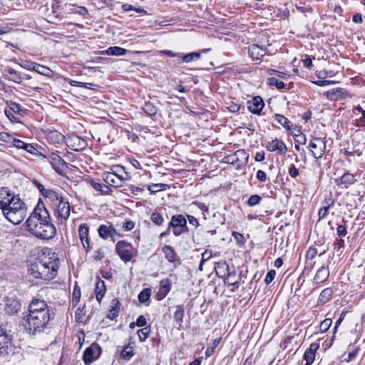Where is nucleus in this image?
Segmentation results:
<instances>
[{
  "label": "nucleus",
  "instance_id": "obj_33",
  "mask_svg": "<svg viewBox=\"0 0 365 365\" xmlns=\"http://www.w3.org/2000/svg\"><path fill=\"white\" fill-rule=\"evenodd\" d=\"M22 111L23 110L18 103L11 101L9 103V109L5 110V114L8 118H10V115H12V112L21 114Z\"/></svg>",
  "mask_w": 365,
  "mask_h": 365
},
{
  "label": "nucleus",
  "instance_id": "obj_43",
  "mask_svg": "<svg viewBox=\"0 0 365 365\" xmlns=\"http://www.w3.org/2000/svg\"><path fill=\"white\" fill-rule=\"evenodd\" d=\"M200 53H197V52L189 53L183 55L182 60L186 63H189V62L194 61L195 59H198L200 58Z\"/></svg>",
  "mask_w": 365,
  "mask_h": 365
},
{
  "label": "nucleus",
  "instance_id": "obj_2",
  "mask_svg": "<svg viewBox=\"0 0 365 365\" xmlns=\"http://www.w3.org/2000/svg\"><path fill=\"white\" fill-rule=\"evenodd\" d=\"M0 208L6 218L14 225L21 223L26 215L24 202L6 187L0 189Z\"/></svg>",
  "mask_w": 365,
  "mask_h": 365
},
{
  "label": "nucleus",
  "instance_id": "obj_26",
  "mask_svg": "<svg viewBox=\"0 0 365 365\" xmlns=\"http://www.w3.org/2000/svg\"><path fill=\"white\" fill-rule=\"evenodd\" d=\"M110 172H112L114 174V175H115V178L120 179V180H123V182L129 180L127 173H125V172L124 171L123 166L119 165H113L110 168Z\"/></svg>",
  "mask_w": 365,
  "mask_h": 365
},
{
  "label": "nucleus",
  "instance_id": "obj_7",
  "mask_svg": "<svg viewBox=\"0 0 365 365\" xmlns=\"http://www.w3.org/2000/svg\"><path fill=\"white\" fill-rule=\"evenodd\" d=\"M100 355L101 347L97 344L93 343L84 351L83 359L86 365H89L94 360L98 359Z\"/></svg>",
  "mask_w": 365,
  "mask_h": 365
},
{
  "label": "nucleus",
  "instance_id": "obj_46",
  "mask_svg": "<svg viewBox=\"0 0 365 365\" xmlns=\"http://www.w3.org/2000/svg\"><path fill=\"white\" fill-rule=\"evenodd\" d=\"M81 299V289L78 286L76 285L73 292L72 302L74 305H76Z\"/></svg>",
  "mask_w": 365,
  "mask_h": 365
},
{
  "label": "nucleus",
  "instance_id": "obj_51",
  "mask_svg": "<svg viewBox=\"0 0 365 365\" xmlns=\"http://www.w3.org/2000/svg\"><path fill=\"white\" fill-rule=\"evenodd\" d=\"M315 358V354L312 351H306L304 354V359L306 361V365H311Z\"/></svg>",
  "mask_w": 365,
  "mask_h": 365
},
{
  "label": "nucleus",
  "instance_id": "obj_47",
  "mask_svg": "<svg viewBox=\"0 0 365 365\" xmlns=\"http://www.w3.org/2000/svg\"><path fill=\"white\" fill-rule=\"evenodd\" d=\"M34 71L37 72L39 74L44 75V76H48L50 72V69L48 68H47L46 66L40 65L38 63H36L35 69H34Z\"/></svg>",
  "mask_w": 365,
  "mask_h": 365
},
{
  "label": "nucleus",
  "instance_id": "obj_25",
  "mask_svg": "<svg viewBox=\"0 0 365 365\" xmlns=\"http://www.w3.org/2000/svg\"><path fill=\"white\" fill-rule=\"evenodd\" d=\"M185 316V310L182 306L178 305L176 307V309L173 314V319L178 329H180L183 318Z\"/></svg>",
  "mask_w": 365,
  "mask_h": 365
},
{
  "label": "nucleus",
  "instance_id": "obj_58",
  "mask_svg": "<svg viewBox=\"0 0 365 365\" xmlns=\"http://www.w3.org/2000/svg\"><path fill=\"white\" fill-rule=\"evenodd\" d=\"M24 150L32 155H36L38 152L37 149L32 144L26 143L24 145Z\"/></svg>",
  "mask_w": 365,
  "mask_h": 365
},
{
  "label": "nucleus",
  "instance_id": "obj_34",
  "mask_svg": "<svg viewBox=\"0 0 365 365\" xmlns=\"http://www.w3.org/2000/svg\"><path fill=\"white\" fill-rule=\"evenodd\" d=\"M235 156L238 164H246L249 159V155L243 149L235 151Z\"/></svg>",
  "mask_w": 365,
  "mask_h": 365
},
{
  "label": "nucleus",
  "instance_id": "obj_52",
  "mask_svg": "<svg viewBox=\"0 0 365 365\" xmlns=\"http://www.w3.org/2000/svg\"><path fill=\"white\" fill-rule=\"evenodd\" d=\"M334 205V202H332L331 204L328 205L327 206H324L322 207L319 211V219H324L327 217L329 208Z\"/></svg>",
  "mask_w": 365,
  "mask_h": 365
},
{
  "label": "nucleus",
  "instance_id": "obj_35",
  "mask_svg": "<svg viewBox=\"0 0 365 365\" xmlns=\"http://www.w3.org/2000/svg\"><path fill=\"white\" fill-rule=\"evenodd\" d=\"M332 294V289L331 288H326L320 293L319 300L320 302L325 304L331 298Z\"/></svg>",
  "mask_w": 365,
  "mask_h": 365
},
{
  "label": "nucleus",
  "instance_id": "obj_4",
  "mask_svg": "<svg viewBox=\"0 0 365 365\" xmlns=\"http://www.w3.org/2000/svg\"><path fill=\"white\" fill-rule=\"evenodd\" d=\"M44 197L51 198L53 201L57 202L56 216L61 220H66L71 213V208L68 201L61 194L53 190L45 191Z\"/></svg>",
  "mask_w": 365,
  "mask_h": 365
},
{
  "label": "nucleus",
  "instance_id": "obj_56",
  "mask_svg": "<svg viewBox=\"0 0 365 365\" xmlns=\"http://www.w3.org/2000/svg\"><path fill=\"white\" fill-rule=\"evenodd\" d=\"M36 63L34 62L25 61H22L21 63H19V65L26 70L34 71V69H35Z\"/></svg>",
  "mask_w": 365,
  "mask_h": 365
},
{
  "label": "nucleus",
  "instance_id": "obj_31",
  "mask_svg": "<svg viewBox=\"0 0 365 365\" xmlns=\"http://www.w3.org/2000/svg\"><path fill=\"white\" fill-rule=\"evenodd\" d=\"M127 53V50L119 47V46H110L106 51H103V53H106L109 56H123Z\"/></svg>",
  "mask_w": 365,
  "mask_h": 365
},
{
  "label": "nucleus",
  "instance_id": "obj_23",
  "mask_svg": "<svg viewBox=\"0 0 365 365\" xmlns=\"http://www.w3.org/2000/svg\"><path fill=\"white\" fill-rule=\"evenodd\" d=\"M215 270L216 274L220 277L224 279L229 273V266L226 262H219L216 263L215 266Z\"/></svg>",
  "mask_w": 365,
  "mask_h": 365
},
{
  "label": "nucleus",
  "instance_id": "obj_10",
  "mask_svg": "<svg viewBox=\"0 0 365 365\" xmlns=\"http://www.w3.org/2000/svg\"><path fill=\"white\" fill-rule=\"evenodd\" d=\"M50 315V311L46 302L43 299H34L29 306V313L31 314H43Z\"/></svg>",
  "mask_w": 365,
  "mask_h": 365
},
{
  "label": "nucleus",
  "instance_id": "obj_40",
  "mask_svg": "<svg viewBox=\"0 0 365 365\" xmlns=\"http://www.w3.org/2000/svg\"><path fill=\"white\" fill-rule=\"evenodd\" d=\"M168 187V185L164 183L152 184L151 185L148 186V190L150 192L154 193L160 190H165Z\"/></svg>",
  "mask_w": 365,
  "mask_h": 365
},
{
  "label": "nucleus",
  "instance_id": "obj_11",
  "mask_svg": "<svg viewBox=\"0 0 365 365\" xmlns=\"http://www.w3.org/2000/svg\"><path fill=\"white\" fill-rule=\"evenodd\" d=\"M48 160L53 169L58 174L62 175L68 168L66 163L56 153H51L48 155Z\"/></svg>",
  "mask_w": 365,
  "mask_h": 365
},
{
  "label": "nucleus",
  "instance_id": "obj_14",
  "mask_svg": "<svg viewBox=\"0 0 365 365\" xmlns=\"http://www.w3.org/2000/svg\"><path fill=\"white\" fill-rule=\"evenodd\" d=\"M264 106V101L260 96H255L247 102L248 110L254 114H259Z\"/></svg>",
  "mask_w": 365,
  "mask_h": 365
},
{
  "label": "nucleus",
  "instance_id": "obj_48",
  "mask_svg": "<svg viewBox=\"0 0 365 365\" xmlns=\"http://www.w3.org/2000/svg\"><path fill=\"white\" fill-rule=\"evenodd\" d=\"M267 73L269 76L277 75L278 77H279L281 78H284V79H287L289 77L288 74H287V73H285L284 72H282V71H276L274 69H272V68H268L267 70Z\"/></svg>",
  "mask_w": 365,
  "mask_h": 365
},
{
  "label": "nucleus",
  "instance_id": "obj_64",
  "mask_svg": "<svg viewBox=\"0 0 365 365\" xmlns=\"http://www.w3.org/2000/svg\"><path fill=\"white\" fill-rule=\"evenodd\" d=\"M256 177L260 182H265L267 179L265 172L261 170L257 172Z\"/></svg>",
  "mask_w": 365,
  "mask_h": 365
},
{
  "label": "nucleus",
  "instance_id": "obj_20",
  "mask_svg": "<svg viewBox=\"0 0 365 365\" xmlns=\"http://www.w3.org/2000/svg\"><path fill=\"white\" fill-rule=\"evenodd\" d=\"M103 178L104 181L110 186L120 187L122 186L123 180L115 178V175L112 172H105L103 173Z\"/></svg>",
  "mask_w": 365,
  "mask_h": 365
},
{
  "label": "nucleus",
  "instance_id": "obj_17",
  "mask_svg": "<svg viewBox=\"0 0 365 365\" xmlns=\"http://www.w3.org/2000/svg\"><path fill=\"white\" fill-rule=\"evenodd\" d=\"M10 341V336L0 325V355H4L8 353V344Z\"/></svg>",
  "mask_w": 365,
  "mask_h": 365
},
{
  "label": "nucleus",
  "instance_id": "obj_27",
  "mask_svg": "<svg viewBox=\"0 0 365 365\" xmlns=\"http://www.w3.org/2000/svg\"><path fill=\"white\" fill-rule=\"evenodd\" d=\"M98 232L101 238L106 240L108 237H112L113 233L115 232V230L110 226L108 227L107 225H101L98 229Z\"/></svg>",
  "mask_w": 365,
  "mask_h": 365
},
{
  "label": "nucleus",
  "instance_id": "obj_55",
  "mask_svg": "<svg viewBox=\"0 0 365 365\" xmlns=\"http://www.w3.org/2000/svg\"><path fill=\"white\" fill-rule=\"evenodd\" d=\"M52 13L53 14V18L50 16L51 19L48 20L49 22L55 24V19L61 20L63 17L61 12L56 11L54 6H52Z\"/></svg>",
  "mask_w": 365,
  "mask_h": 365
},
{
  "label": "nucleus",
  "instance_id": "obj_8",
  "mask_svg": "<svg viewBox=\"0 0 365 365\" xmlns=\"http://www.w3.org/2000/svg\"><path fill=\"white\" fill-rule=\"evenodd\" d=\"M66 143L71 150L80 151L84 150L87 147V142L81 137L72 134L66 138Z\"/></svg>",
  "mask_w": 365,
  "mask_h": 365
},
{
  "label": "nucleus",
  "instance_id": "obj_37",
  "mask_svg": "<svg viewBox=\"0 0 365 365\" xmlns=\"http://www.w3.org/2000/svg\"><path fill=\"white\" fill-rule=\"evenodd\" d=\"M47 138L53 143H59L63 140V136L57 131H51L48 134Z\"/></svg>",
  "mask_w": 365,
  "mask_h": 365
},
{
  "label": "nucleus",
  "instance_id": "obj_62",
  "mask_svg": "<svg viewBox=\"0 0 365 365\" xmlns=\"http://www.w3.org/2000/svg\"><path fill=\"white\" fill-rule=\"evenodd\" d=\"M134 228V222L131 220H126L123 224V229L125 231H130Z\"/></svg>",
  "mask_w": 365,
  "mask_h": 365
},
{
  "label": "nucleus",
  "instance_id": "obj_57",
  "mask_svg": "<svg viewBox=\"0 0 365 365\" xmlns=\"http://www.w3.org/2000/svg\"><path fill=\"white\" fill-rule=\"evenodd\" d=\"M276 276V272L275 270L274 269H272V270H269L267 275H266V277L264 279V282L267 284H270L274 279Z\"/></svg>",
  "mask_w": 365,
  "mask_h": 365
},
{
  "label": "nucleus",
  "instance_id": "obj_39",
  "mask_svg": "<svg viewBox=\"0 0 365 365\" xmlns=\"http://www.w3.org/2000/svg\"><path fill=\"white\" fill-rule=\"evenodd\" d=\"M151 291L150 289H143L138 294V300L141 303L148 302L150 297Z\"/></svg>",
  "mask_w": 365,
  "mask_h": 365
},
{
  "label": "nucleus",
  "instance_id": "obj_32",
  "mask_svg": "<svg viewBox=\"0 0 365 365\" xmlns=\"http://www.w3.org/2000/svg\"><path fill=\"white\" fill-rule=\"evenodd\" d=\"M5 71L7 72L10 76H8V79L16 83H20L22 81L21 75L14 68H6Z\"/></svg>",
  "mask_w": 365,
  "mask_h": 365
},
{
  "label": "nucleus",
  "instance_id": "obj_29",
  "mask_svg": "<svg viewBox=\"0 0 365 365\" xmlns=\"http://www.w3.org/2000/svg\"><path fill=\"white\" fill-rule=\"evenodd\" d=\"M240 277L237 275L235 272H230L225 278L224 282L228 286H233L235 287H239Z\"/></svg>",
  "mask_w": 365,
  "mask_h": 365
},
{
  "label": "nucleus",
  "instance_id": "obj_5",
  "mask_svg": "<svg viewBox=\"0 0 365 365\" xmlns=\"http://www.w3.org/2000/svg\"><path fill=\"white\" fill-rule=\"evenodd\" d=\"M50 319V315L45 314V312L38 314L29 313L26 317L27 328L33 334L42 332L46 328Z\"/></svg>",
  "mask_w": 365,
  "mask_h": 365
},
{
  "label": "nucleus",
  "instance_id": "obj_41",
  "mask_svg": "<svg viewBox=\"0 0 365 365\" xmlns=\"http://www.w3.org/2000/svg\"><path fill=\"white\" fill-rule=\"evenodd\" d=\"M170 290V283L168 279H163L160 281V292H162L164 295L168 294V293Z\"/></svg>",
  "mask_w": 365,
  "mask_h": 365
},
{
  "label": "nucleus",
  "instance_id": "obj_59",
  "mask_svg": "<svg viewBox=\"0 0 365 365\" xmlns=\"http://www.w3.org/2000/svg\"><path fill=\"white\" fill-rule=\"evenodd\" d=\"M294 140L302 145H304L306 143L307 139L306 136L304 134H294Z\"/></svg>",
  "mask_w": 365,
  "mask_h": 365
},
{
  "label": "nucleus",
  "instance_id": "obj_60",
  "mask_svg": "<svg viewBox=\"0 0 365 365\" xmlns=\"http://www.w3.org/2000/svg\"><path fill=\"white\" fill-rule=\"evenodd\" d=\"M11 143L17 148L24 149L26 143L24 141L12 138Z\"/></svg>",
  "mask_w": 365,
  "mask_h": 365
},
{
  "label": "nucleus",
  "instance_id": "obj_9",
  "mask_svg": "<svg viewBox=\"0 0 365 365\" xmlns=\"http://www.w3.org/2000/svg\"><path fill=\"white\" fill-rule=\"evenodd\" d=\"M312 155L316 159L321 158L325 153L326 144L323 139L314 138L309 143Z\"/></svg>",
  "mask_w": 365,
  "mask_h": 365
},
{
  "label": "nucleus",
  "instance_id": "obj_63",
  "mask_svg": "<svg viewBox=\"0 0 365 365\" xmlns=\"http://www.w3.org/2000/svg\"><path fill=\"white\" fill-rule=\"evenodd\" d=\"M147 322L144 316L140 315L138 317L135 324L139 327H143L146 325Z\"/></svg>",
  "mask_w": 365,
  "mask_h": 365
},
{
  "label": "nucleus",
  "instance_id": "obj_13",
  "mask_svg": "<svg viewBox=\"0 0 365 365\" xmlns=\"http://www.w3.org/2000/svg\"><path fill=\"white\" fill-rule=\"evenodd\" d=\"M6 312L10 315L18 313L21 309V303L14 296L7 297L5 299Z\"/></svg>",
  "mask_w": 365,
  "mask_h": 365
},
{
  "label": "nucleus",
  "instance_id": "obj_44",
  "mask_svg": "<svg viewBox=\"0 0 365 365\" xmlns=\"http://www.w3.org/2000/svg\"><path fill=\"white\" fill-rule=\"evenodd\" d=\"M262 201V197L258 195H251L248 200H247V205L250 207H254L258 204L260 203Z\"/></svg>",
  "mask_w": 365,
  "mask_h": 365
},
{
  "label": "nucleus",
  "instance_id": "obj_3",
  "mask_svg": "<svg viewBox=\"0 0 365 365\" xmlns=\"http://www.w3.org/2000/svg\"><path fill=\"white\" fill-rule=\"evenodd\" d=\"M58 264L46 256L36 259L29 267V272L35 278L51 280L57 275Z\"/></svg>",
  "mask_w": 365,
  "mask_h": 365
},
{
  "label": "nucleus",
  "instance_id": "obj_12",
  "mask_svg": "<svg viewBox=\"0 0 365 365\" xmlns=\"http://www.w3.org/2000/svg\"><path fill=\"white\" fill-rule=\"evenodd\" d=\"M78 235L83 250L88 252L91 247L89 228L86 224H81L78 227Z\"/></svg>",
  "mask_w": 365,
  "mask_h": 365
},
{
  "label": "nucleus",
  "instance_id": "obj_16",
  "mask_svg": "<svg viewBox=\"0 0 365 365\" xmlns=\"http://www.w3.org/2000/svg\"><path fill=\"white\" fill-rule=\"evenodd\" d=\"M267 148L270 152L278 151L279 154H284L287 150L284 143L277 138L269 142Z\"/></svg>",
  "mask_w": 365,
  "mask_h": 365
},
{
  "label": "nucleus",
  "instance_id": "obj_61",
  "mask_svg": "<svg viewBox=\"0 0 365 365\" xmlns=\"http://www.w3.org/2000/svg\"><path fill=\"white\" fill-rule=\"evenodd\" d=\"M346 229L344 225H339L336 229V234L339 237H343L346 235Z\"/></svg>",
  "mask_w": 365,
  "mask_h": 365
},
{
  "label": "nucleus",
  "instance_id": "obj_18",
  "mask_svg": "<svg viewBox=\"0 0 365 365\" xmlns=\"http://www.w3.org/2000/svg\"><path fill=\"white\" fill-rule=\"evenodd\" d=\"M62 9L66 14H77L80 16H85L88 14V10L86 8L75 4H66L63 6Z\"/></svg>",
  "mask_w": 365,
  "mask_h": 365
},
{
  "label": "nucleus",
  "instance_id": "obj_50",
  "mask_svg": "<svg viewBox=\"0 0 365 365\" xmlns=\"http://www.w3.org/2000/svg\"><path fill=\"white\" fill-rule=\"evenodd\" d=\"M331 319H325L322 321L319 325V329L322 332H326L331 325Z\"/></svg>",
  "mask_w": 365,
  "mask_h": 365
},
{
  "label": "nucleus",
  "instance_id": "obj_28",
  "mask_svg": "<svg viewBox=\"0 0 365 365\" xmlns=\"http://www.w3.org/2000/svg\"><path fill=\"white\" fill-rule=\"evenodd\" d=\"M89 182L92 187L95 190L100 192L102 195H108L112 191L111 189L106 185L97 182L92 179L90 180Z\"/></svg>",
  "mask_w": 365,
  "mask_h": 365
},
{
  "label": "nucleus",
  "instance_id": "obj_42",
  "mask_svg": "<svg viewBox=\"0 0 365 365\" xmlns=\"http://www.w3.org/2000/svg\"><path fill=\"white\" fill-rule=\"evenodd\" d=\"M267 83L269 86H276V88L277 89H282L285 86V84L282 81H279L277 78H273V77L269 78L267 79Z\"/></svg>",
  "mask_w": 365,
  "mask_h": 365
},
{
  "label": "nucleus",
  "instance_id": "obj_54",
  "mask_svg": "<svg viewBox=\"0 0 365 365\" xmlns=\"http://www.w3.org/2000/svg\"><path fill=\"white\" fill-rule=\"evenodd\" d=\"M223 162L230 164H238L237 158L235 156V152L232 154L227 155L223 158Z\"/></svg>",
  "mask_w": 365,
  "mask_h": 365
},
{
  "label": "nucleus",
  "instance_id": "obj_45",
  "mask_svg": "<svg viewBox=\"0 0 365 365\" xmlns=\"http://www.w3.org/2000/svg\"><path fill=\"white\" fill-rule=\"evenodd\" d=\"M150 220L156 225H160L163 222V216L158 212H154L151 215Z\"/></svg>",
  "mask_w": 365,
  "mask_h": 365
},
{
  "label": "nucleus",
  "instance_id": "obj_1",
  "mask_svg": "<svg viewBox=\"0 0 365 365\" xmlns=\"http://www.w3.org/2000/svg\"><path fill=\"white\" fill-rule=\"evenodd\" d=\"M26 224V230L41 239H51L56 232V227L51 222L48 211L43 203L37 204Z\"/></svg>",
  "mask_w": 365,
  "mask_h": 365
},
{
  "label": "nucleus",
  "instance_id": "obj_21",
  "mask_svg": "<svg viewBox=\"0 0 365 365\" xmlns=\"http://www.w3.org/2000/svg\"><path fill=\"white\" fill-rule=\"evenodd\" d=\"M106 288L104 281L101 279L99 277H97V279L96 282L95 292H96V299L99 303H101L102 299L103 298V297L106 294Z\"/></svg>",
  "mask_w": 365,
  "mask_h": 365
},
{
  "label": "nucleus",
  "instance_id": "obj_22",
  "mask_svg": "<svg viewBox=\"0 0 365 365\" xmlns=\"http://www.w3.org/2000/svg\"><path fill=\"white\" fill-rule=\"evenodd\" d=\"M187 227V220L182 215H173L169 222V228Z\"/></svg>",
  "mask_w": 365,
  "mask_h": 365
},
{
  "label": "nucleus",
  "instance_id": "obj_24",
  "mask_svg": "<svg viewBox=\"0 0 365 365\" xmlns=\"http://www.w3.org/2000/svg\"><path fill=\"white\" fill-rule=\"evenodd\" d=\"M163 252L165 259L170 262H177L179 259L175 250L170 245H165L163 247Z\"/></svg>",
  "mask_w": 365,
  "mask_h": 365
},
{
  "label": "nucleus",
  "instance_id": "obj_15",
  "mask_svg": "<svg viewBox=\"0 0 365 365\" xmlns=\"http://www.w3.org/2000/svg\"><path fill=\"white\" fill-rule=\"evenodd\" d=\"M248 53L252 59H260L267 53V47L258 44H252L249 46Z\"/></svg>",
  "mask_w": 365,
  "mask_h": 365
},
{
  "label": "nucleus",
  "instance_id": "obj_30",
  "mask_svg": "<svg viewBox=\"0 0 365 365\" xmlns=\"http://www.w3.org/2000/svg\"><path fill=\"white\" fill-rule=\"evenodd\" d=\"M133 355V346H132L131 343L125 346L120 354V358L125 361H129Z\"/></svg>",
  "mask_w": 365,
  "mask_h": 365
},
{
  "label": "nucleus",
  "instance_id": "obj_19",
  "mask_svg": "<svg viewBox=\"0 0 365 365\" xmlns=\"http://www.w3.org/2000/svg\"><path fill=\"white\" fill-rule=\"evenodd\" d=\"M329 276V270L327 266L323 265L319 268L314 277V282L320 284L325 282Z\"/></svg>",
  "mask_w": 365,
  "mask_h": 365
},
{
  "label": "nucleus",
  "instance_id": "obj_53",
  "mask_svg": "<svg viewBox=\"0 0 365 365\" xmlns=\"http://www.w3.org/2000/svg\"><path fill=\"white\" fill-rule=\"evenodd\" d=\"M143 109L145 113H147L150 116L155 115L157 112V109L155 108V107L150 103H146Z\"/></svg>",
  "mask_w": 365,
  "mask_h": 365
},
{
  "label": "nucleus",
  "instance_id": "obj_36",
  "mask_svg": "<svg viewBox=\"0 0 365 365\" xmlns=\"http://www.w3.org/2000/svg\"><path fill=\"white\" fill-rule=\"evenodd\" d=\"M341 182L346 185H353L356 182V179L353 174L349 173H345L340 178Z\"/></svg>",
  "mask_w": 365,
  "mask_h": 365
},
{
  "label": "nucleus",
  "instance_id": "obj_6",
  "mask_svg": "<svg viewBox=\"0 0 365 365\" xmlns=\"http://www.w3.org/2000/svg\"><path fill=\"white\" fill-rule=\"evenodd\" d=\"M115 250L120 258L124 262H129L133 256V248L130 243L125 241L117 242Z\"/></svg>",
  "mask_w": 365,
  "mask_h": 365
},
{
  "label": "nucleus",
  "instance_id": "obj_38",
  "mask_svg": "<svg viewBox=\"0 0 365 365\" xmlns=\"http://www.w3.org/2000/svg\"><path fill=\"white\" fill-rule=\"evenodd\" d=\"M275 118L277 120V122L281 125H282L285 129H287V130H289L291 129V127L289 125V120L286 117L280 114H276Z\"/></svg>",
  "mask_w": 365,
  "mask_h": 365
},
{
  "label": "nucleus",
  "instance_id": "obj_49",
  "mask_svg": "<svg viewBox=\"0 0 365 365\" xmlns=\"http://www.w3.org/2000/svg\"><path fill=\"white\" fill-rule=\"evenodd\" d=\"M150 333V328L149 327H144L140 330L138 331V335L139 336V339L141 341L145 340L149 335Z\"/></svg>",
  "mask_w": 365,
  "mask_h": 365
}]
</instances>
